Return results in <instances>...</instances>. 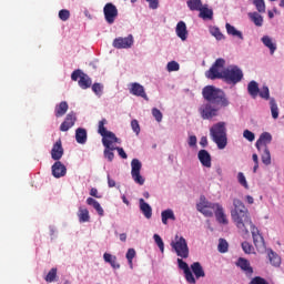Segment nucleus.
<instances>
[{"label":"nucleus","mask_w":284,"mask_h":284,"mask_svg":"<svg viewBox=\"0 0 284 284\" xmlns=\"http://www.w3.org/2000/svg\"><path fill=\"white\" fill-rule=\"evenodd\" d=\"M202 97L206 101L199 108V113L203 121H212L219 114L220 110L230 105V100L225 95V92L214 85L204 87Z\"/></svg>","instance_id":"1"},{"label":"nucleus","mask_w":284,"mask_h":284,"mask_svg":"<svg viewBox=\"0 0 284 284\" xmlns=\"http://www.w3.org/2000/svg\"><path fill=\"white\" fill-rule=\"evenodd\" d=\"M233 207L234 209L231 211V217L237 230H241L244 234H250V231L247 230V225H250L255 247L257 250L265 247V240L263 239V235H261V231H258L254 223H252L250 211L245 207L243 201L234 199Z\"/></svg>","instance_id":"2"},{"label":"nucleus","mask_w":284,"mask_h":284,"mask_svg":"<svg viewBox=\"0 0 284 284\" xmlns=\"http://www.w3.org/2000/svg\"><path fill=\"white\" fill-rule=\"evenodd\" d=\"M225 68V59L215 60L214 64L206 71L205 77L214 81V79H223L225 83L236 85L243 81V70L236 65Z\"/></svg>","instance_id":"3"},{"label":"nucleus","mask_w":284,"mask_h":284,"mask_svg":"<svg viewBox=\"0 0 284 284\" xmlns=\"http://www.w3.org/2000/svg\"><path fill=\"white\" fill-rule=\"evenodd\" d=\"M210 134L219 150H225V148H227V130L225 129V122L214 124L210 129Z\"/></svg>","instance_id":"4"},{"label":"nucleus","mask_w":284,"mask_h":284,"mask_svg":"<svg viewBox=\"0 0 284 284\" xmlns=\"http://www.w3.org/2000/svg\"><path fill=\"white\" fill-rule=\"evenodd\" d=\"M171 247L174 250L180 258H189L190 256V247L187 246V241L185 237L175 235V241L171 242Z\"/></svg>","instance_id":"5"},{"label":"nucleus","mask_w":284,"mask_h":284,"mask_svg":"<svg viewBox=\"0 0 284 284\" xmlns=\"http://www.w3.org/2000/svg\"><path fill=\"white\" fill-rule=\"evenodd\" d=\"M71 79L72 81H78V85H80L82 90H88V88H92V79H90V75L81 71V69L74 70L71 74Z\"/></svg>","instance_id":"6"},{"label":"nucleus","mask_w":284,"mask_h":284,"mask_svg":"<svg viewBox=\"0 0 284 284\" xmlns=\"http://www.w3.org/2000/svg\"><path fill=\"white\" fill-rule=\"evenodd\" d=\"M141 168H143V165L139 159H133L131 161V176L138 185H143L145 183V179L141 176Z\"/></svg>","instance_id":"7"},{"label":"nucleus","mask_w":284,"mask_h":284,"mask_svg":"<svg viewBox=\"0 0 284 284\" xmlns=\"http://www.w3.org/2000/svg\"><path fill=\"white\" fill-rule=\"evenodd\" d=\"M103 12L104 19L110 26H112V23H114L119 17V9H116V6H114L112 2H109L104 6Z\"/></svg>","instance_id":"8"},{"label":"nucleus","mask_w":284,"mask_h":284,"mask_svg":"<svg viewBox=\"0 0 284 284\" xmlns=\"http://www.w3.org/2000/svg\"><path fill=\"white\" fill-rule=\"evenodd\" d=\"M134 45V37L129 34L126 38H115L113 40V48L116 50H128V48H132Z\"/></svg>","instance_id":"9"},{"label":"nucleus","mask_w":284,"mask_h":284,"mask_svg":"<svg viewBox=\"0 0 284 284\" xmlns=\"http://www.w3.org/2000/svg\"><path fill=\"white\" fill-rule=\"evenodd\" d=\"M216 205H219V203L203 201L197 204V211L204 216L212 217L214 216L213 210H216Z\"/></svg>","instance_id":"10"},{"label":"nucleus","mask_w":284,"mask_h":284,"mask_svg":"<svg viewBox=\"0 0 284 284\" xmlns=\"http://www.w3.org/2000/svg\"><path fill=\"white\" fill-rule=\"evenodd\" d=\"M178 264L180 270H183L186 281L190 284H196V278L194 277V274H192V271L190 270V266L185 263V261H183L182 258H178Z\"/></svg>","instance_id":"11"},{"label":"nucleus","mask_w":284,"mask_h":284,"mask_svg":"<svg viewBox=\"0 0 284 284\" xmlns=\"http://www.w3.org/2000/svg\"><path fill=\"white\" fill-rule=\"evenodd\" d=\"M130 94H133V97H141L145 101H148V93H145V88L139 82H133L130 84Z\"/></svg>","instance_id":"12"},{"label":"nucleus","mask_w":284,"mask_h":284,"mask_svg":"<svg viewBox=\"0 0 284 284\" xmlns=\"http://www.w3.org/2000/svg\"><path fill=\"white\" fill-rule=\"evenodd\" d=\"M270 143H272V134L270 132H263L255 143V148L261 152V150L267 148Z\"/></svg>","instance_id":"13"},{"label":"nucleus","mask_w":284,"mask_h":284,"mask_svg":"<svg viewBox=\"0 0 284 284\" xmlns=\"http://www.w3.org/2000/svg\"><path fill=\"white\" fill-rule=\"evenodd\" d=\"M113 143H121V140L119 138H116V134H114L113 132H109L106 135H104L102 138V145L104 148H109L111 150H114V146Z\"/></svg>","instance_id":"14"},{"label":"nucleus","mask_w":284,"mask_h":284,"mask_svg":"<svg viewBox=\"0 0 284 284\" xmlns=\"http://www.w3.org/2000/svg\"><path fill=\"white\" fill-rule=\"evenodd\" d=\"M197 159L203 168H212V155L210 152H207V150H200L197 153Z\"/></svg>","instance_id":"15"},{"label":"nucleus","mask_w":284,"mask_h":284,"mask_svg":"<svg viewBox=\"0 0 284 284\" xmlns=\"http://www.w3.org/2000/svg\"><path fill=\"white\" fill-rule=\"evenodd\" d=\"M74 123H77V115L69 113L60 125V132H68L70 128H74Z\"/></svg>","instance_id":"16"},{"label":"nucleus","mask_w":284,"mask_h":284,"mask_svg":"<svg viewBox=\"0 0 284 284\" xmlns=\"http://www.w3.org/2000/svg\"><path fill=\"white\" fill-rule=\"evenodd\" d=\"M51 158L53 161H61L63 158V144L61 143V140H58L51 150Z\"/></svg>","instance_id":"17"},{"label":"nucleus","mask_w":284,"mask_h":284,"mask_svg":"<svg viewBox=\"0 0 284 284\" xmlns=\"http://www.w3.org/2000/svg\"><path fill=\"white\" fill-rule=\"evenodd\" d=\"M52 175L54 179H61V176H65L68 169L61 163V161H57L52 168Z\"/></svg>","instance_id":"18"},{"label":"nucleus","mask_w":284,"mask_h":284,"mask_svg":"<svg viewBox=\"0 0 284 284\" xmlns=\"http://www.w3.org/2000/svg\"><path fill=\"white\" fill-rule=\"evenodd\" d=\"M175 32L179 39H181L182 41L187 40V26L183 21L178 22Z\"/></svg>","instance_id":"19"},{"label":"nucleus","mask_w":284,"mask_h":284,"mask_svg":"<svg viewBox=\"0 0 284 284\" xmlns=\"http://www.w3.org/2000/svg\"><path fill=\"white\" fill-rule=\"evenodd\" d=\"M236 266L240 267L242 272H245V274H254V268H252V265H250V261L243 257L237 260Z\"/></svg>","instance_id":"20"},{"label":"nucleus","mask_w":284,"mask_h":284,"mask_svg":"<svg viewBox=\"0 0 284 284\" xmlns=\"http://www.w3.org/2000/svg\"><path fill=\"white\" fill-rule=\"evenodd\" d=\"M215 217L217 223H221L222 225H227V215H225V211H223V206L221 204L216 205Z\"/></svg>","instance_id":"21"},{"label":"nucleus","mask_w":284,"mask_h":284,"mask_svg":"<svg viewBox=\"0 0 284 284\" xmlns=\"http://www.w3.org/2000/svg\"><path fill=\"white\" fill-rule=\"evenodd\" d=\"M139 203L140 211L142 212L143 216H145V219H152V206H150V204H148L143 199H140Z\"/></svg>","instance_id":"22"},{"label":"nucleus","mask_w":284,"mask_h":284,"mask_svg":"<svg viewBox=\"0 0 284 284\" xmlns=\"http://www.w3.org/2000/svg\"><path fill=\"white\" fill-rule=\"evenodd\" d=\"M75 141L83 145L88 141V131L83 128H78L75 130Z\"/></svg>","instance_id":"23"},{"label":"nucleus","mask_w":284,"mask_h":284,"mask_svg":"<svg viewBox=\"0 0 284 284\" xmlns=\"http://www.w3.org/2000/svg\"><path fill=\"white\" fill-rule=\"evenodd\" d=\"M191 270L195 278H205V271L203 270V266L199 262H194L191 265Z\"/></svg>","instance_id":"24"},{"label":"nucleus","mask_w":284,"mask_h":284,"mask_svg":"<svg viewBox=\"0 0 284 284\" xmlns=\"http://www.w3.org/2000/svg\"><path fill=\"white\" fill-rule=\"evenodd\" d=\"M69 105L68 102L62 101L58 105H55L54 114L57 119H60V116H64L65 112H68Z\"/></svg>","instance_id":"25"},{"label":"nucleus","mask_w":284,"mask_h":284,"mask_svg":"<svg viewBox=\"0 0 284 284\" xmlns=\"http://www.w3.org/2000/svg\"><path fill=\"white\" fill-rule=\"evenodd\" d=\"M199 17L200 19H204V20H212L214 17V11H212V9L207 8V4L202 6V8L199 10Z\"/></svg>","instance_id":"26"},{"label":"nucleus","mask_w":284,"mask_h":284,"mask_svg":"<svg viewBox=\"0 0 284 284\" xmlns=\"http://www.w3.org/2000/svg\"><path fill=\"white\" fill-rule=\"evenodd\" d=\"M161 217H162L163 225H168V221H176L174 211H172L171 209L162 211Z\"/></svg>","instance_id":"27"},{"label":"nucleus","mask_w":284,"mask_h":284,"mask_svg":"<svg viewBox=\"0 0 284 284\" xmlns=\"http://www.w3.org/2000/svg\"><path fill=\"white\" fill-rule=\"evenodd\" d=\"M247 92L250 94V97H252V99H256V97H258V82L252 80L248 84H247Z\"/></svg>","instance_id":"28"},{"label":"nucleus","mask_w":284,"mask_h":284,"mask_svg":"<svg viewBox=\"0 0 284 284\" xmlns=\"http://www.w3.org/2000/svg\"><path fill=\"white\" fill-rule=\"evenodd\" d=\"M78 217L81 223H90V211L83 206H80Z\"/></svg>","instance_id":"29"},{"label":"nucleus","mask_w":284,"mask_h":284,"mask_svg":"<svg viewBox=\"0 0 284 284\" xmlns=\"http://www.w3.org/2000/svg\"><path fill=\"white\" fill-rule=\"evenodd\" d=\"M268 261L273 267H280L281 266V256L276 254V252H273L272 250H268L267 252Z\"/></svg>","instance_id":"30"},{"label":"nucleus","mask_w":284,"mask_h":284,"mask_svg":"<svg viewBox=\"0 0 284 284\" xmlns=\"http://www.w3.org/2000/svg\"><path fill=\"white\" fill-rule=\"evenodd\" d=\"M225 28H226L227 34H230L231 37H236V39H240L241 41H243V39H244L243 32L236 30L234 26L226 23Z\"/></svg>","instance_id":"31"},{"label":"nucleus","mask_w":284,"mask_h":284,"mask_svg":"<svg viewBox=\"0 0 284 284\" xmlns=\"http://www.w3.org/2000/svg\"><path fill=\"white\" fill-rule=\"evenodd\" d=\"M87 203L89 205H92V207H94V210H95V212H98L99 216H103V214H105V212L103 211V207L101 206L99 201L94 200L93 197H88Z\"/></svg>","instance_id":"32"},{"label":"nucleus","mask_w":284,"mask_h":284,"mask_svg":"<svg viewBox=\"0 0 284 284\" xmlns=\"http://www.w3.org/2000/svg\"><path fill=\"white\" fill-rule=\"evenodd\" d=\"M261 159L262 163L264 165H271L272 164V154L270 153V148L261 149Z\"/></svg>","instance_id":"33"},{"label":"nucleus","mask_w":284,"mask_h":284,"mask_svg":"<svg viewBox=\"0 0 284 284\" xmlns=\"http://www.w3.org/2000/svg\"><path fill=\"white\" fill-rule=\"evenodd\" d=\"M262 43H264V45L268 48L271 54H274V52H276V43L272 41V38H270V36H264L262 38Z\"/></svg>","instance_id":"34"},{"label":"nucleus","mask_w":284,"mask_h":284,"mask_svg":"<svg viewBox=\"0 0 284 284\" xmlns=\"http://www.w3.org/2000/svg\"><path fill=\"white\" fill-rule=\"evenodd\" d=\"M103 258H104L105 263H110V265H111V267H113V270H119V267H121V265L116 263V256H112V254H110V253H104Z\"/></svg>","instance_id":"35"},{"label":"nucleus","mask_w":284,"mask_h":284,"mask_svg":"<svg viewBox=\"0 0 284 284\" xmlns=\"http://www.w3.org/2000/svg\"><path fill=\"white\" fill-rule=\"evenodd\" d=\"M186 6L192 11H200L203 8V2L201 0H189Z\"/></svg>","instance_id":"36"},{"label":"nucleus","mask_w":284,"mask_h":284,"mask_svg":"<svg viewBox=\"0 0 284 284\" xmlns=\"http://www.w3.org/2000/svg\"><path fill=\"white\" fill-rule=\"evenodd\" d=\"M105 125H108L106 119H102L98 125V133L101 134L102 138L106 136V134L110 132L108 129H105Z\"/></svg>","instance_id":"37"},{"label":"nucleus","mask_w":284,"mask_h":284,"mask_svg":"<svg viewBox=\"0 0 284 284\" xmlns=\"http://www.w3.org/2000/svg\"><path fill=\"white\" fill-rule=\"evenodd\" d=\"M210 32L217 41H223V39H225V36H223L219 27H211Z\"/></svg>","instance_id":"38"},{"label":"nucleus","mask_w":284,"mask_h":284,"mask_svg":"<svg viewBox=\"0 0 284 284\" xmlns=\"http://www.w3.org/2000/svg\"><path fill=\"white\" fill-rule=\"evenodd\" d=\"M270 105L273 119H278V104H276V100L274 98L270 100Z\"/></svg>","instance_id":"39"},{"label":"nucleus","mask_w":284,"mask_h":284,"mask_svg":"<svg viewBox=\"0 0 284 284\" xmlns=\"http://www.w3.org/2000/svg\"><path fill=\"white\" fill-rule=\"evenodd\" d=\"M153 239H154V242L156 243L160 252L164 253L165 252V244L163 243V239H161V235L154 234Z\"/></svg>","instance_id":"40"},{"label":"nucleus","mask_w":284,"mask_h":284,"mask_svg":"<svg viewBox=\"0 0 284 284\" xmlns=\"http://www.w3.org/2000/svg\"><path fill=\"white\" fill-rule=\"evenodd\" d=\"M230 247V244H227L226 240L220 239L217 250L221 252V254H225Z\"/></svg>","instance_id":"41"},{"label":"nucleus","mask_w":284,"mask_h":284,"mask_svg":"<svg viewBox=\"0 0 284 284\" xmlns=\"http://www.w3.org/2000/svg\"><path fill=\"white\" fill-rule=\"evenodd\" d=\"M125 256H126L128 263L132 270V267H133L132 261L136 256V251L134 248H129Z\"/></svg>","instance_id":"42"},{"label":"nucleus","mask_w":284,"mask_h":284,"mask_svg":"<svg viewBox=\"0 0 284 284\" xmlns=\"http://www.w3.org/2000/svg\"><path fill=\"white\" fill-rule=\"evenodd\" d=\"M237 181L240 185L245 187V190H250V184H247V179H245V174H243V172L237 173Z\"/></svg>","instance_id":"43"},{"label":"nucleus","mask_w":284,"mask_h":284,"mask_svg":"<svg viewBox=\"0 0 284 284\" xmlns=\"http://www.w3.org/2000/svg\"><path fill=\"white\" fill-rule=\"evenodd\" d=\"M251 19L253 23L257 26V28H261V26H263V17L261 14L254 12L253 14H251Z\"/></svg>","instance_id":"44"},{"label":"nucleus","mask_w":284,"mask_h":284,"mask_svg":"<svg viewBox=\"0 0 284 284\" xmlns=\"http://www.w3.org/2000/svg\"><path fill=\"white\" fill-rule=\"evenodd\" d=\"M253 4L258 12H265V0H253Z\"/></svg>","instance_id":"45"},{"label":"nucleus","mask_w":284,"mask_h":284,"mask_svg":"<svg viewBox=\"0 0 284 284\" xmlns=\"http://www.w3.org/2000/svg\"><path fill=\"white\" fill-rule=\"evenodd\" d=\"M55 278H57V268H51L45 276V281L47 283H54Z\"/></svg>","instance_id":"46"},{"label":"nucleus","mask_w":284,"mask_h":284,"mask_svg":"<svg viewBox=\"0 0 284 284\" xmlns=\"http://www.w3.org/2000/svg\"><path fill=\"white\" fill-rule=\"evenodd\" d=\"M166 70H168V72H179V70H180L179 62H176V61L169 62L166 65Z\"/></svg>","instance_id":"47"},{"label":"nucleus","mask_w":284,"mask_h":284,"mask_svg":"<svg viewBox=\"0 0 284 284\" xmlns=\"http://www.w3.org/2000/svg\"><path fill=\"white\" fill-rule=\"evenodd\" d=\"M92 92H94V94H97V97H101L103 94V84L94 83L92 85Z\"/></svg>","instance_id":"48"},{"label":"nucleus","mask_w":284,"mask_h":284,"mask_svg":"<svg viewBox=\"0 0 284 284\" xmlns=\"http://www.w3.org/2000/svg\"><path fill=\"white\" fill-rule=\"evenodd\" d=\"M152 115L154 116L155 121H158V123H161L163 121V113L161 112V110L153 108Z\"/></svg>","instance_id":"49"},{"label":"nucleus","mask_w":284,"mask_h":284,"mask_svg":"<svg viewBox=\"0 0 284 284\" xmlns=\"http://www.w3.org/2000/svg\"><path fill=\"white\" fill-rule=\"evenodd\" d=\"M258 94L261 99H265V101L270 100V88L264 85L262 89H260Z\"/></svg>","instance_id":"50"},{"label":"nucleus","mask_w":284,"mask_h":284,"mask_svg":"<svg viewBox=\"0 0 284 284\" xmlns=\"http://www.w3.org/2000/svg\"><path fill=\"white\" fill-rule=\"evenodd\" d=\"M242 250H243L244 254H252V252L254 251V246H252V244H250V242H243Z\"/></svg>","instance_id":"51"},{"label":"nucleus","mask_w":284,"mask_h":284,"mask_svg":"<svg viewBox=\"0 0 284 284\" xmlns=\"http://www.w3.org/2000/svg\"><path fill=\"white\" fill-rule=\"evenodd\" d=\"M59 19L61 21H68L70 19V10L62 9L59 11Z\"/></svg>","instance_id":"52"},{"label":"nucleus","mask_w":284,"mask_h":284,"mask_svg":"<svg viewBox=\"0 0 284 284\" xmlns=\"http://www.w3.org/2000/svg\"><path fill=\"white\" fill-rule=\"evenodd\" d=\"M104 158L108 159V161H110V162L114 161V150L105 148L104 149Z\"/></svg>","instance_id":"53"},{"label":"nucleus","mask_w":284,"mask_h":284,"mask_svg":"<svg viewBox=\"0 0 284 284\" xmlns=\"http://www.w3.org/2000/svg\"><path fill=\"white\" fill-rule=\"evenodd\" d=\"M131 128H132L133 132L136 135L141 134V125H139V121L138 120H132L131 121Z\"/></svg>","instance_id":"54"},{"label":"nucleus","mask_w":284,"mask_h":284,"mask_svg":"<svg viewBox=\"0 0 284 284\" xmlns=\"http://www.w3.org/2000/svg\"><path fill=\"white\" fill-rule=\"evenodd\" d=\"M243 136H244V139H246V141H250L251 143H252V141H254V139H256V135H254V132H252L250 130H244Z\"/></svg>","instance_id":"55"},{"label":"nucleus","mask_w":284,"mask_h":284,"mask_svg":"<svg viewBox=\"0 0 284 284\" xmlns=\"http://www.w3.org/2000/svg\"><path fill=\"white\" fill-rule=\"evenodd\" d=\"M250 284H270V282H267L265 278H263L261 276H255L252 278Z\"/></svg>","instance_id":"56"},{"label":"nucleus","mask_w":284,"mask_h":284,"mask_svg":"<svg viewBox=\"0 0 284 284\" xmlns=\"http://www.w3.org/2000/svg\"><path fill=\"white\" fill-rule=\"evenodd\" d=\"M114 150H116L119 156H121V159H128V153H125V150H123V148L120 146H115Z\"/></svg>","instance_id":"57"},{"label":"nucleus","mask_w":284,"mask_h":284,"mask_svg":"<svg viewBox=\"0 0 284 284\" xmlns=\"http://www.w3.org/2000/svg\"><path fill=\"white\" fill-rule=\"evenodd\" d=\"M146 2L151 10H156V8H159V0H146Z\"/></svg>","instance_id":"58"},{"label":"nucleus","mask_w":284,"mask_h":284,"mask_svg":"<svg viewBox=\"0 0 284 284\" xmlns=\"http://www.w3.org/2000/svg\"><path fill=\"white\" fill-rule=\"evenodd\" d=\"M196 143H197L196 135L189 136V145H190V148H196Z\"/></svg>","instance_id":"59"},{"label":"nucleus","mask_w":284,"mask_h":284,"mask_svg":"<svg viewBox=\"0 0 284 284\" xmlns=\"http://www.w3.org/2000/svg\"><path fill=\"white\" fill-rule=\"evenodd\" d=\"M90 196H94V199H101V195H99V190H97L95 187H92L90 190Z\"/></svg>","instance_id":"60"},{"label":"nucleus","mask_w":284,"mask_h":284,"mask_svg":"<svg viewBox=\"0 0 284 284\" xmlns=\"http://www.w3.org/2000/svg\"><path fill=\"white\" fill-rule=\"evenodd\" d=\"M106 179L109 187H116V181L112 180V178H110V174H108Z\"/></svg>","instance_id":"61"},{"label":"nucleus","mask_w":284,"mask_h":284,"mask_svg":"<svg viewBox=\"0 0 284 284\" xmlns=\"http://www.w3.org/2000/svg\"><path fill=\"white\" fill-rule=\"evenodd\" d=\"M200 145L202 148H207V136H202L200 140Z\"/></svg>","instance_id":"62"},{"label":"nucleus","mask_w":284,"mask_h":284,"mask_svg":"<svg viewBox=\"0 0 284 284\" xmlns=\"http://www.w3.org/2000/svg\"><path fill=\"white\" fill-rule=\"evenodd\" d=\"M246 202L248 203V205H253L254 204V197H252V195H246Z\"/></svg>","instance_id":"63"},{"label":"nucleus","mask_w":284,"mask_h":284,"mask_svg":"<svg viewBox=\"0 0 284 284\" xmlns=\"http://www.w3.org/2000/svg\"><path fill=\"white\" fill-rule=\"evenodd\" d=\"M120 241H122V243H125V241H128V234L121 233L120 234Z\"/></svg>","instance_id":"64"}]
</instances>
